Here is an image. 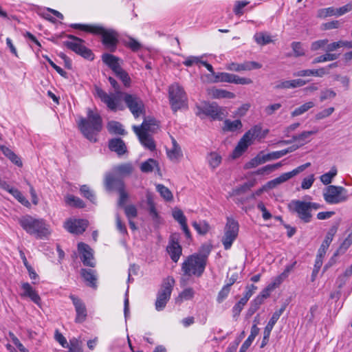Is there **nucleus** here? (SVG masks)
<instances>
[{"label":"nucleus","instance_id":"a18cd8bd","mask_svg":"<svg viewBox=\"0 0 352 352\" xmlns=\"http://www.w3.org/2000/svg\"><path fill=\"white\" fill-rule=\"evenodd\" d=\"M313 107H314V103L313 102H307L301 105L300 107L295 109L294 111L292 112L291 115L292 117L298 116L305 113Z\"/></svg>","mask_w":352,"mask_h":352},{"label":"nucleus","instance_id":"7ed1b4c3","mask_svg":"<svg viewBox=\"0 0 352 352\" xmlns=\"http://www.w3.org/2000/svg\"><path fill=\"white\" fill-rule=\"evenodd\" d=\"M78 128L87 140L96 142L98 140L96 137L102 129V118L98 113H95L89 109L87 118H80Z\"/></svg>","mask_w":352,"mask_h":352},{"label":"nucleus","instance_id":"72a5a7b5","mask_svg":"<svg viewBox=\"0 0 352 352\" xmlns=\"http://www.w3.org/2000/svg\"><path fill=\"white\" fill-rule=\"evenodd\" d=\"M263 152H261L258 154L255 157L252 158L250 162L245 164L244 168L245 169H250L252 168H255L260 164H264L267 162V159L265 158V155H261Z\"/></svg>","mask_w":352,"mask_h":352},{"label":"nucleus","instance_id":"bf43d9fd","mask_svg":"<svg viewBox=\"0 0 352 352\" xmlns=\"http://www.w3.org/2000/svg\"><path fill=\"white\" fill-rule=\"evenodd\" d=\"M118 193H119V200H118V205L120 206V207H124L125 206V204L129 198V194L128 192L125 190V187L122 188V190H120L118 191H117Z\"/></svg>","mask_w":352,"mask_h":352},{"label":"nucleus","instance_id":"de8ad7c7","mask_svg":"<svg viewBox=\"0 0 352 352\" xmlns=\"http://www.w3.org/2000/svg\"><path fill=\"white\" fill-rule=\"evenodd\" d=\"M167 155L171 161L177 162L182 156V151L180 147H173L170 150H167Z\"/></svg>","mask_w":352,"mask_h":352},{"label":"nucleus","instance_id":"09e8293b","mask_svg":"<svg viewBox=\"0 0 352 352\" xmlns=\"http://www.w3.org/2000/svg\"><path fill=\"white\" fill-rule=\"evenodd\" d=\"M255 41L261 45H265L270 43H271L272 41L271 39L270 36L264 34L263 32H258L255 34L254 36Z\"/></svg>","mask_w":352,"mask_h":352},{"label":"nucleus","instance_id":"5fc2aeb1","mask_svg":"<svg viewBox=\"0 0 352 352\" xmlns=\"http://www.w3.org/2000/svg\"><path fill=\"white\" fill-rule=\"evenodd\" d=\"M10 193L21 204L28 206L30 205L29 201L22 195V193L16 188L10 190Z\"/></svg>","mask_w":352,"mask_h":352},{"label":"nucleus","instance_id":"c9c22d12","mask_svg":"<svg viewBox=\"0 0 352 352\" xmlns=\"http://www.w3.org/2000/svg\"><path fill=\"white\" fill-rule=\"evenodd\" d=\"M108 130L111 133L124 135L125 133L122 124L116 121H111L107 125Z\"/></svg>","mask_w":352,"mask_h":352},{"label":"nucleus","instance_id":"052dcab7","mask_svg":"<svg viewBox=\"0 0 352 352\" xmlns=\"http://www.w3.org/2000/svg\"><path fill=\"white\" fill-rule=\"evenodd\" d=\"M322 265V257L317 256L316 261H315L314 267V270H313L312 274H311V280L312 281H314L315 280V278L317 276Z\"/></svg>","mask_w":352,"mask_h":352},{"label":"nucleus","instance_id":"a19ab883","mask_svg":"<svg viewBox=\"0 0 352 352\" xmlns=\"http://www.w3.org/2000/svg\"><path fill=\"white\" fill-rule=\"evenodd\" d=\"M158 163L154 159L150 158L142 163L140 170L143 173H151L153 170L155 166H157Z\"/></svg>","mask_w":352,"mask_h":352},{"label":"nucleus","instance_id":"cd10ccee","mask_svg":"<svg viewBox=\"0 0 352 352\" xmlns=\"http://www.w3.org/2000/svg\"><path fill=\"white\" fill-rule=\"evenodd\" d=\"M133 171V167L131 163L121 164L113 168V172L122 177L129 176Z\"/></svg>","mask_w":352,"mask_h":352},{"label":"nucleus","instance_id":"e2e57ef3","mask_svg":"<svg viewBox=\"0 0 352 352\" xmlns=\"http://www.w3.org/2000/svg\"><path fill=\"white\" fill-rule=\"evenodd\" d=\"M9 336L11 340L12 341L13 344L18 348V349L21 352H29V351L25 348V346L21 343L19 340L15 336V335L12 332H9Z\"/></svg>","mask_w":352,"mask_h":352},{"label":"nucleus","instance_id":"39448f33","mask_svg":"<svg viewBox=\"0 0 352 352\" xmlns=\"http://www.w3.org/2000/svg\"><path fill=\"white\" fill-rule=\"evenodd\" d=\"M108 80L115 91L114 96L109 95L98 87H96V93L97 96L100 98L102 102L107 104L109 109L115 111L117 110L118 101L121 100V97L124 92L121 91L120 86L113 78L109 77Z\"/></svg>","mask_w":352,"mask_h":352},{"label":"nucleus","instance_id":"bb28decb","mask_svg":"<svg viewBox=\"0 0 352 352\" xmlns=\"http://www.w3.org/2000/svg\"><path fill=\"white\" fill-rule=\"evenodd\" d=\"M22 289L24 291L23 295L29 297L34 303L39 305L41 303V298L37 292L33 289L28 283H24L22 285Z\"/></svg>","mask_w":352,"mask_h":352},{"label":"nucleus","instance_id":"a211bd4d","mask_svg":"<svg viewBox=\"0 0 352 352\" xmlns=\"http://www.w3.org/2000/svg\"><path fill=\"white\" fill-rule=\"evenodd\" d=\"M261 64L256 61H245L243 63H230L226 65V68L230 71L240 72L242 71H250L261 68Z\"/></svg>","mask_w":352,"mask_h":352},{"label":"nucleus","instance_id":"3c124183","mask_svg":"<svg viewBox=\"0 0 352 352\" xmlns=\"http://www.w3.org/2000/svg\"><path fill=\"white\" fill-rule=\"evenodd\" d=\"M287 305L283 304L280 309L276 311L272 318H270V321L267 323V325L270 326L271 327H274V324L276 323L278 320L279 319L280 316L282 315V314L285 311L286 309Z\"/></svg>","mask_w":352,"mask_h":352},{"label":"nucleus","instance_id":"dca6fc26","mask_svg":"<svg viewBox=\"0 0 352 352\" xmlns=\"http://www.w3.org/2000/svg\"><path fill=\"white\" fill-rule=\"evenodd\" d=\"M70 299L72 300L73 305L75 307L76 316L75 321L77 323H82L86 320L87 311L85 303L78 297L71 294Z\"/></svg>","mask_w":352,"mask_h":352},{"label":"nucleus","instance_id":"0eeeda50","mask_svg":"<svg viewBox=\"0 0 352 352\" xmlns=\"http://www.w3.org/2000/svg\"><path fill=\"white\" fill-rule=\"evenodd\" d=\"M174 283L175 280L173 278L169 277L163 282L162 287L157 293L155 301V309L157 311H162L166 307V303L170 298Z\"/></svg>","mask_w":352,"mask_h":352},{"label":"nucleus","instance_id":"4c0bfd02","mask_svg":"<svg viewBox=\"0 0 352 352\" xmlns=\"http://www.w3.org/2000/svg\"><path fill=\"white\" fill-rule=\"evenodd\" d=\"M192 225L196 231L201 235H205L210 230V226L206 221L199 222L194 221Z\"/></svg>","mask_w":352,"mask_h":352},{"label":"nucleus","instance_id":"e433bc0d","mask_svg":"<svg viewBox=\"0 0 352 352\" xmlns=\"http://www.w3.org/2000/svg\"><path fill=\"white\" fill-rule=\"evenodd\" d=\"M256 184V181L254 179L248 181L244 183L243 185L236 187L233 189L232 194L234 195H239L241 194L245 193L248 190H249L251 188L254 186Z\"/></svg>","mask_w":352,"mask_h":352},{"label":"nucleus","instance_id":"4d7b16f0","mask_svg":"<svg viewBox=\"0 0 352 352\" xmlns=\"http://www.w3.org/2000/svg\"><path fill=\"white\" fill-rule=\"evenodd\" d=\"M21 258L23 260V263L29 272L30 278L35 279L38 276L37 274L35 272V271L34 270L32 267L28 262V260H27L24 253L21 252Z\"/></svg>","mask_w":352,"mask_h":352},{"label":"nucleus","instance_id":"ddd939ff","mask_svg":"<svg viewBox=\"0 0 352 352\" xmlns=\"http://www.w3.org/2000/svg\"><path fill=\"white\" fill-rule=\"evenodd\" d=\"M104 185L107 191H118L125 187L122 178L116 175L114 173H107L104 179Z\"/></svg>","mask_w":352,"mask_h":352},{"label":"nucleus","instance_id":"c756f323","mask_svg":"<svg viewBox=\"0 0 352 352\" xmlns=\"http://www.w3.org/2000/svg\"><path fill=\"white\" fill-rule=\"evenodd\" d=\"M243 127L242 122L240 120H235L231 121L230 120H226L223 122V130L224 131L234 132L241 130Z\"/></svg>","mask_w":352,"mask_h":352},{"label":"nucleus","instance_id":"423d86ee","mask_svg":"<svg viewBox=\"0 0 352 352\" xmlns=\"http://www.w3.org/2000/svg\"><path fill=\"white\" fill-rule=\"evenodd\" d=\"M262 128L260 125H255L248 130L240 139L236 146L232 152V157L236 159L241 156L252 144V140L255 138H258L261 135Z\"/></svg>","mask_w":352,"mask_h":352},{"label":"nucleus","instance_id":"7c9ffc66","mask_svg":"<svg viewBox=\"0 0 352 352\" xmlns=\"http://www.w3.org/2000/svg\"><path fill=\"white\" fill-rule=\"evenodd\" d=\"M140 128L142 131L153 132L157 126V122L154 118L150 117H145L143 122L140 126H138Z\"/></svg>","mask_w":352,"mask_h":352},{"label":"nucleus","instance_id":"6e6552de","mask_svg":"<svg viewBox=\"0 0 352 352\" xmlns=\"http://www.w3.org/2000/svg\"><path fill=\"white\" fill-rule=\"evenodd\" d=\"M325 201L330 204H336L348 199L346 190L342 186H328L323 192Z\"/></svg>","mask_w":352,"mask_h":352},{"label":"nucleus","instance_id":"9d476101","mask_svg":"<svg viewBox=\"0 0 352 352\" xmlns=\"http://www.w3.org/2000/svg\"><path fill=\"white\" fill-rule=\"evenodd\" d=\"M135 118L145 114V107L142 100L135 94L124 93L121 97Z\"/></svg>","mask_w":352,"mask_h":352},{"label":"nucleus","instance_id":"8fccbe9b","mask_svg":"<svg viewBox=\"0 0 352 352\" xmlns=\"http://www.w3.org/2000/svg\"><path fill=\"white\" fill-rule=\"evenodd\" d=\"M80 193L82 195L89 199L91 202H94L96 200V196L92 190L89 188L87 185H82L80 188Z\"/></svg>","mask_w":352,"mask_h":352},{"label":"nucleus","instance_id":"680f3d73","mask_svg":"<svg viewBox=\"0 0 352 352\" xmlns=\"http://www.w3.org/2000/svg\"><path fill=\"white\" fill-rule=\"evenodd\" d=\"M173 217L180 225L186 222V218L180 209H175L173 212Z\"/></svg>","mask_w":352,"mask_h":352},{"label":"nucleus","instance_id":"f3484780","mask_svg":"<svg viewBox=\"0 0 352 352\" xmlns=\"http://www.w3.org/2000/svg\"><path fill=\"white\" fill-rule=\"evenodd\" d=\"M81 43H82L79 42L65 41L64 45L66 46L68 49L74 52L75 53L82 56L85 58L89 60L94 59V54L91 50L88 49Z\"/></svg>","mask_w":352,"mask_h":352},{"label":"nucleus","instance_id":"f257e3e1","mask_svg":"<svg viewBox=\"0 0 352 352\" xmlns=\"http://www.w3.org/2000/svg\"><path fill=\"white\" fill-rule=\"evenodd\" d=\"M210 252V245H203L197 253L188 256L182 265L184 275L201 277L205 271Z\"/></svg>","mask_w":352,"mask_h":352},{"label":"nucleus","instance_id":"603ef678","mask_svg":"<svg viewBox=\"0 0 352 352\" xmlns=\"http://www.w3.org/2000/svg\"><path fill=\"white\" fill-rule=\"evenodd\" d=\"M302 45V43L300 42L294 41L292 43L291 47L292 48L295 57H299L305 55V52Z\"/></svg>","mask_w":352,"mask_h":352},{"label":"nucleus","instance_id":"774afa93","mask_svg":"<svg viewBox=\"0 0 352 352\" xmlns=\"http://www.w3.org/2000/svg\"><path fill=\"white\" fill-rule=\"evenodd\" d=\"M328 42V39H322L314 41L311 45V50L314 52L323 48L327 45Z\"/></svg>","mask_w":352,"mask_h":352},{"label":"nucleus","instance_id":"f03ea898","mask_svg":"<svg viewBox=\"0 0 352 352\" xmlns=\"http://www.w3.org/2000/svg\"><path fill=\"white\" fill-rule=\"evenodd\" d=\"M70 27L96 35L102 36V43L110 52H114L118 43V33L112 29H105L100 25L73 23Z\"/></svg>","mask_w":352,"mask_h":352},{"label":"nucleus","instance_id":"2f4dec72","mask_svg":"<svg viewBox=\"0 0 352 352\" xmlns=\"http://www.w3.org/2000/svg\"><path fill=\"white\" fill-rule=\"evenodd\" d=\"M209 95L214 98H233L234 93L220 89L212 88L209 90Z\"/></svg>","mask_w":352,"mask_h":352},{"label":"nucleus","instance_id":"49530a36","mask_svg":"<svg viewBox=\"0 0 352 352\" xmlns=\"http://www.w3.org/2000/svg\"><path fill=\"white\" fill-rule=\"evenodd\" d=\"M116 76L122 82L125 87H129L131 85V78L128 73L122 68L115 72Z\"/></svg>","mask_w":352,"mask_h":352},{"label":"nucleus","instance_id":"20e7f679","mask_svg":"<svg viewBox=\"0 0 352 352\" xmlns=\"http://www.w3.org/2000/svg\"><path fill=\"white\" fill-rule=\"evenodd\" d=\"M19 223L28 234L36 238L42 239L50 234L49 226L43 219H37L26 215L19 219Z\"/></svg>","mask_w":352,"mask_h":352},{"label":"nucleus","instance_id":"412c9836","mask_svg":"<svg viewBox=\"0 0 352 352\" xmlns=\"http://www.w3.org/2000/svg\"><path fill=\"white\" fill-rule=\"evenodd\" d=\"M133 129L135 134L138 136L141 144L146 148L154 151L155 149V144L153 139L146 133V131H142L140 128L137 126H133Z\"/></svg>","mask_w":352,"mask_h":352},{"label":"nucleus","instance_id":"6ab92c4d","mask_svg":"<svg viewBox=\"0 0 352 352\" xmlns=\"http://www.w3.org/2000/svg\"><path fill=\"white\" fill-rule=\"evenodd\" d=\"M203 111L206 115L212 118V119L219 120H222L227 113L225 108L219 107L215 102L206 105Z\"/></svg>","mask_w":352,"mask_h":352},{"label":"nucleus","instance_id":"ea45409f","mask_svg":"<svg viewBox=\"0 0 352 352\" xmlns=\"http://www.w3.org/2000/svg\"><path fill=\"white\" fill-rule=\"evenodd\" d=\"M123 43L126 47L131 49L133 52H138L142 47L140 43L131 36L128 37L127 39L124 40Z\"/></svg>","mask_w":352,"mask_h":352},{"label":"nucleus","instance_id":"0e129e2a","mask_svg":"<svg viewBox=\"0 0 352 352\" xmlns=\"http://www.w3.org/2000/svg\"><path fill=\"white\" fill-rule=\"evenodd\" d=\"M194 294H195V292L192 288H190V287L186 288L180 293V294L179 296V298H180L181 300H190L193 298Z\"/></svg>","mask_w":352,"mask_h":352},{"label":"nucleus","instance_id":"b1692460","mask_svg":"<svg viewBox=\"0 0 352 352\" xmlns=\"http://www.w3.org/2000/svg\"><path fill=\"white\" fill-rule=\"evenodd\" d=\"M102 60L114 73L122 67L120 65V58L110 54H104Z\"/></svg>","mask_w":352,"mask_h":352},{"label":"nucleus","instance_id":"aec40b11","mask_svg":"<svg viewBox=\"0 0 352 352\" xmlns=\"http://www.w3.org/2000/svg\"><path fill=\"white\" fill-rule=\"evenodd\" d=\"M78 250L81 254L80 259L83 265L94 267L95 263L92 261L94 256L91 248L87 244L80 242L78 244Z\"/></svg>","mask_w":352,"mask_h":352},{"label":"nucleus","instance_id":"4be33fe9","mask_svg":"<svg viewBox=\"0 0 352 352\" xmlns=\"http://www.w3.org/2000/svg\"><path fill=\"white\" fill-rule=\"evenodd\" d=\"M109 148L121 156L127 153V148L121 138H113L109 142Z\"/></svg>","mask_w":352,"mask_h":352},{"label":"nucleus","instance_id":"f704fd0d","mask_svg":"<svg viewBox=\"0 0 352 352\" xmlns=\"http://www.w3.org/2000/svg\"><path fill=\"white\" fill-rule=\"evenodd\" d=\"M146 204L148 207V210L150 216L152 217L153 220L157 221V219H159V214L155 208L153 197L150 194H147L146 195Z\"/></svg>","mask_w":352,"mask_h":352},{"label":"nucleus","instance_id":"6e6d98bb","mask_svg":"<svg viewBox=\"0 0 352 352\" xmlns=\"http://www.w3.org/2000/svg\"><path fill=\"white\" fill-rule=\"evenodd\" d=\"M124 212L129 220L135 218L138 216V210L134 205H128L123 207Z\"/></svg>","mask_w":352,"mask_h":352},{"label":"nucleus","instance_id":"a878e982","mask_svg":"<svg viewBox=\"0 0 352 352\" xmlns=\"http://www.w3.org/2000/svg\"><path fill=\"white\" fill-rule=\"evenodd\" d=\"M311 163L307 162L305 164H302L296 168L294 169L293 170L285 173L282 175H280L279 177H278V179L280 184L287 181L288 179H291L292 177H294L295 175H298L300 172L303 171L305 168L310 166Z\"/></svg>","mask_w":352,"mask_h":352},{"label":"nucleus","instance_id":"c03bdc74","mask_svg":"<svg viewBox=\"0 0 352 352\" xmlns=\"http://www.w3.org/2000/svg\"><path fill=\"white\" fill-rule=\"evenodd\" d=\"M157 191L160 194L166 201H171L173 198L171 191L163 184H157L156 186Z\"/></svg>","mask_w":352,"mask_h":352},{"label":"nucleus","instance_id":"79ce46f5","mask_svg":"<svg viewBox=\"0 0 352 352\" xmlns=\"http://www.w3.org/2000/svg\"><path fill=\"white\" fill-rule=\"evenodd\" d=\"M66 203L71 206L78 208H83L85 206V204L81 199L74 195L67 196L66 197Z\"/></svg>","mask_w":352,"mask_h":352},{"label":"nucleus","instance_id":"c85d7f7f","mask_svg":"<svg viewBox=\"0 0 352 352\" xmlns=\"http://www.w3.org/2000/svg\"><path fill=\"white\" fill-rule=\"evenodd\" d=\"M0 150L3 155L7 157L13 164L19 167L23 166V163L20 157L16 155L12 150L3 145H0Z\"/></svg>","mask_w":352,"mask_h":352},{"label":"nucleus","instance_id":"37998d69","mask_svg":"<svg viewBox=\"0 0 352 352\" xmlns=\"http://www.w3.org/2000/svg\"><path fill=\"white\" fill-rule=\"evenodd\" d=\"M234 77V74L226 73V72H219L217 73L214 76V82H225L232 83L233 78Z\"/></svg>","mask_w":352,"mask_h":352},{"label":"nucleus","instance_id":"9b49d317","mask_svg":"<svg viewBox=\"0 0 352 352\" xmlns=\"http://www.w3.org/2000/svg\"><path fill=\"white\" fill-rule=\"evenodd\" d=\"M238 222L230 217L227 218L225 226V233L222 238V243L225 250H229L238 236Z\"/></svg>","mask_w":352,"mask_h":352},{"label":"nucleus","instance_id":"393cba45","mask_svg":"<svg viewBox=\"0 0 352 352\" xmlns=\"http://www.w3.org/2000/svg\"><path fill=\"white\" fill-rule=\"evenodd\" d=\"M80 274L88 286L96 288L97 277L94 270L91 269H81Z\"/></svg>","mask_w":352,"mask_h":352},{"label":"nucleus","instance_id":"864d4df0","mask_svg":"<svg viewBox=\"0 0 352 352\" xmlns=\"http://www.w3.org/2000/svg\"><path fill=\"white\" fill-rule=\"evenodd\" d=\"M69 352H83L81 342L76 338H73L69 341Z\"/></svg>","mask_w":352,"mask_h":352},{"label":"nucleus","instance_id":"1a4fd4ad","mask_svg":"<svg viewBox=\"0 0 352 352\" xmlns=\"http://www.w3.org/2000/svg\"><path fill=\"white\" fill-rule=\"evenodd\" d=\"M169 100L172 109L175 112L185 104L186 93L178 84H173L168 89Z\"/></svg>","mask_w":352,"mask_h":352},{"label":"nucleus","instance_id":"2eb2a0df","mask_svg":"<svg viewBox=\"0 0 352 352\" xmlns=\"http://www.w3.org/2000/svg\"><path fill=\"white\" fill-rule=\"evenodd\" d=\"M88 221L85 219H69L64 225L65 228L70 233L80 234L87 228Z\"/></svg>","mask_w":352,"mask_h":352},{"label":"nucleus","instance_id":"5701e85b","mask_svg":"<svg viewBox=\"0 0 352 352\" xmlns=\"http://www.w3.org/2000/svg\"><path fill=\"white\" fill-rule=\"evenodd\" d=\"M166 249L172 261L177 263L182 254V246L174 239H171Z\"/></svg>","mask_w":352,"mask_h":352},{"label":"nucleus","instance_id":"13d9d810","mask_svg":"<svg viewBox=\"0 0 352 352\" xmlns=\"http://www.w3.org/2000/svg\"><path fill=\"white\" fill-rule=\"evenodd\" d=\"M221 161V157L216 153H211L210 154L208 162L211 167L216 168L219 165Z\"/></svg>","mask_w":352,"mask_h":352},{"label":"nucleus","instance_id":"58836bf2","mask_svg":"<svg viewBox=\"0 0 352 352\" xmlns=\"http://www.w3.org/2000/svg\"><path fill=\"white\" fill-rule=\"evenodd\" d=\"M338 170L335 166L331 167L329 172L322 175L320 177L321 182L324 185L331 183L333 178L337 175Z\"/></svg>","mask_w":352,"mask_h":352},{"label":"nucleus","instance_id":"473e14b6","mask_svg":"<svg viewBox=\"0 0 352 352\" xmlns=\"http://www.w3.org/2000/svg\"><path fill=\"white\" fill-rule=\"evenodd\" d=\"M318 133V129L313 131H303L300 134L293 136V140L300 143V146H302L305 144L309 142L311 135Z\"/></svg>","mask_w":352,"mask_h":352},{"label":"nucleus","instance_id":"69168bd1","mask_svg":"<svg viewBox=\"0 0 352 352\" xmlns=\"http://www.w3.org/2000/svg\"><path fill=\"white\" fill-rule=\"evenodd\" d=\"M332 240L329 239V238L324 239V241L322 242L320 248L318 250V252L317 256L323 257L325 254L328 248L329 247L330 243H331Z\"/></svg>","mask_w":352,"mask_h":352},{"label":"nucleus","instance_id":"338daca9","mask_svg":"<svg viewBox=\"0 0 352 352\" xmlns=\"http://www.w3.org/2000/svg\"><path fill=\"white\" fill-rule=\"evenodd\" d=\"M230 292V288L228 286L224 285L221 291L219 292L217 300L219 303L222 302L226 298Z\"/></svg>","mask_w":352,"mask_h":352},{"label":"nucleus","instance_id":"f8f14e48","mask_svg":"<svg viewBox=\"0 0 352 352\" xmlns=\"http://www.w3.org/2000/svg\"><path fill=\"white\" fill-rule=\"evenodd\" d=\"M288 208L290 211L297 213L299 219L304 223L311 221L312 214L307 202L300 200H292L288 204Z\"/></svg>","mask_w":352,"mask_h":352},{"label":"nucleus","instance_id":"4468645a","mask_svg":"<svg viewBox=\"0 0 352 352\" xmlns=\"http://www.w3.org/2000/svg\"><path fill=\"white\" fill-rule=\"evenodd\" d=\"M338 66L337 62L329 64L325 67H321L318 69H303L300 70L294 74L295 76L303 77L309 76H314L318 77H322L323 76L329 74V70L333 68H336Z\"/></svg>","mask_w":352,"mask_h":352}]
</instances>
